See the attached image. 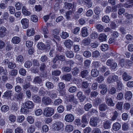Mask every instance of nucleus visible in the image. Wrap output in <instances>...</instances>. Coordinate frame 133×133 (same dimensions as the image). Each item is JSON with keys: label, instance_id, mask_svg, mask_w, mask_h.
<instances>
[{"label": "nucleus", "instance_id": "obj_54", "mask_svg": "<svg viewBox=\"0 0 133 133\" xmlns=\"http://www.w3.org/2000/svg\"><path fill=\"white\" fill-rule=\"evenodd\" d=\"M79 72V70L77 67H75L73 69L72 71V74L74 75L77 74Z\"/></svg>", "mask_w": 133, "mask_h": 133}, {"label": "nucleus", "instance_id": "obj_58", "mask_svg": "<svg viewBox=\"0 0 133 133\" xmlns=\"http://www.w3.org/2000/svg\"><path fill=\"white\" fill-rule=\"evenodd\" d=\"M102 21L106 23H108L110 21L109 17L108 16H104L102 19Z\"/></svg>", "mask_w": 133, "mask_h": 133}, {"label": "nucleus", "instance_id": "obj_22", "mask_svg": "<svg viewBox=\"0 0 133 133\" xmlns=\"http://www.w3.org/2000/svg\"><path fill=\"white\" fill-rule=\"evenodd\" d=\"M98 108L100 111H104L108 109V106L105 104L102 103L99 105Z\"/></svg>", "mask_w": 133, "mask_h": 133}, {"label": "nucleus", "instance_id": "obj_64", "mask_svg": "<svg viewBox=\"0 0 133 133\" xmlns=\"http://www.w3.org/2000/svg\"><path fill=\"white\" fill-rule=\"evenodd\" d=\"M6 44V49L7 50H8V51H9L12 49L13 47L10 44L9 42H8Z\"/></svg>", "mask_w": 133, "mask_h": 133}, {"label": "nucleus", "instance_id": "obj_44", "mask_svg": "<svg viewBox=\"0 0 133 133\" xmlns=\"http://www.w3.org/2000/svg\"><path fill=\"white\" fill-rule=\"evenodd\" d=\"M100 55V54L98 51H95L93 52L92 53V57L96 58L98 57Z\"/></svg>", "mask_w": 133, "mask_h": 133}, {"label": "nucleus", "instance_id": "obj_17", "mask_svg": "<svg viewBox=\"0 0 133 133\" xmlns=\"http://www.w3.org/2000/svg\"><path fill=\"white\" fill-rule=\"evenodd\" d=\"M34 82L35 84H40V86L42 85L41 84L42 82L41 77L39 76L35 77L34 79Z\"/></svg>", "mask_w": 133, "mask_h": 133}, {"label": "nucleus", "instance_id": "obj_62", "mask_svg": "<svg viewBox=\"0 0 133 133\" xmlns=\"http://www.w3.org/2000/svg\"><path fill=\"white\" fill-rule=\"evenodd\" d=\"M64 106L63 105H59L57 108V111L59 113H62L64 111Z\"/></svg>", "mask_w": 133, "mask_h": 133}, {"label": "nucleus", "instance_id": "obj_57", "mask_svg": "<svg viewBox=\"0 0 133 133\" xmlns=\"http://www.w3.org/2000/svg\"><path fill=\"white\" fill-rule=\"evenodd\" d=\"M117 84L118 89L119 90H121L123 87V84L122 82L121 81H118L117 82Z\"/></svg>", "mask_w": 133, "mask_h": 133}, {"label": "nucleus", "instance_id": "obj_37", "mask_svg": "<svg viewBox=\"0 0 133 133\" xmlns=\"http://www.w3.org/2000/svg\"><path fill=\"white\" fill-rule=\"evenodd\" d=\"M16 59L17 61L21 63H23L24 62V59L23 56L21 55L18 56Z\"/></svg>", "mask_w": 133, "mask_h": 133}, {"label": "nucleus", "instance_id": "obj_51", "mask_svg": "<svg viewBox=\"0 0 133 133\" xmlns=\"http://www.w3.org/2000/svg\"><path fill=\"white\" fill-rule=\"evenodd\" d=\"M45 85L46 87L49 89H53L54 86L53 84L50 82H47L46 83Z\"/></svg>", "mask_w": 133, "mask_h": 133}, {"label": "nucleus", "instance_id": "obj_42", "mask_svg": "<svg viewBox=\"0 0 133 133\" xmlns=\"http://www.w3.org/2000/svg\"><path fill=\"white\" fill-rule=\"evenodd\" d=\"M89 84L87 82L84 81L82 83V89L89 88Z\"/></svg>", "mask_w": 133, "mask_h": 133}, {"label": "nucleus", "instance_id": "obj_59", "mask_svg": "<svg viewBox=\"0 0 133 133\" xmlns=\"http://www.w3.org/2000/svg\"><path fill=\"white\" fill-rule=\"evenodd\" d=\"M35 127L34 126L31 125L28 129V131L29 133H32L35 131Z\"/></svg>", "mask_w": 133, "mask_h": 133}, {"label": "nucleus", "instance_id": "obj_26", "mask_svg": "<svg viewBox=\"0 0 133 133\" xmlns=\"http://www.w3.org/2000/svg\"><path fill=\"white\" fill-rule=\"evenodd\" d=\"M20 38L19 37L15 36L12 38L11 42L14 44H18L20 42Z\"/></svg>", "mask_w": 133, "mask_h": 133}, {"label": "nucleus", "instance_id": "obj_18", "mask_svg": "<svg viewBox=\"0 0 133 133\" xmlns=\"http://www.w3.org/2000/svg\"><path fill=\"white\" fill-rule=\"evenodd\" d=\"M6 30V28L4 26L0 28V37H3L5 36Z\"/></svg>", "mask_w": 133, "mask_h": 133}, {"label": "nucleus", "instance_id": "obj_34", "mask_svg": "<svg viewBox=\"0 0 133 133\" xmlns=\"http://www.w3.org/2000/svg\"><path fill=\"white\" fill-rule=\"evenodd\" d=\"M71 75L70 74H68L64 75L62 77V79L66 81H69L71 78Z\"/></svg>", "mask_w": 133, "mask_h": 133}, {"label": "nucleus", "instance_id": "obj_10", "mask_svg": "<svg viewBox=\"0 0 133 133\" xmlns=\"http://www.w3.org/2000/svg\"><path fill=\"white\" fill-rule=\"evenodd\" d=\"M24 106L27 108V109H31L34 107V104L32 101H28L25 102Z\"/></svg>", "mask_w": 133, "mask_h": 133}, {"label": "nucleus", "instance_id": "obj_35", "mask_svg": "<svg viewBox=\"0 0 133 133\" xmlns=\"http://www.w3.org/2000/svg\"><path fill=\"white\" fill-rule=\"evenodd\" d=\"M102 10L100 7L96 6L95 8L94 11L96 15L99 14L102 11Z\"/></svg>", "mask_w": 133, "mask_h": 133}, {"label": "nucleus", "instance_id": "obj_20", "mask_svg": "<svg viewBox=\"0 0 133 133\" xmlns=\"http://www.w3.org/2000/svg\"><path fill=\"white\" fill-rule=\"evenodd\" d=\"M91 42V39L89 37H88L84 38L82 41V43L84 45L86 46L89 45Z\"/></svg>", "mask_w": 133, "mask_h": 133}, {"label": "nucleus", "instance_id": "obj_55", "mask_svg": "<svg viewBox=\"0 0 133 133\" xmlns=\"http://www.w3.org/2000/svg\"><path fill=\"white\" fill-rule=\"evenodd\" d=\"M96 28L98 31L101 32L103 29V27L102 25L100 24H97L96 26Z\"/></svg>", "mask_w": 133, "mask_h": 133}, {"label": "nucleus", "instance_id": "obj_41", "mask_svg": "<svg viewBox=\"0 0 133 133\" xmlns=\"http://www.w3.org/2000/svg\"><path fill=\"white\" fill-rule=\"evenodd\" d=\"M123 102H118L116 105V108L119 110H121L122 108Z\"/></svg>", "mask_w": 133, "mask_h": 133}, {"label": "nucleus", "instance_id": "obj_43", "mask_svg": "<svg viewBox=\"0 0 133 133\" xmlns=\"http://www.w3.org/2000/svg\"><path fill=\"white\" fill-rule=\"evenodd\" d=\"M29 109H27V108L25 107V106H24V108H22L21 109V112L23 114H28L29 112Z\"/></svg>", "mask_w": 133, "mask_h": 133}, {"label": "nucleus", "instance_id": "obj_8", "mask_svg": "<svg viewBox=\"0 0 133 133\" xmlns=\"http://www.w3.org/2000/svg\"><path fill=\"white\" fill-rule=\"evenodd\" d=\"M73 42L70 39L65 40L64 44L66 47L69 49H70L73 45Z\"/></svg>", "mask_w": 133, "mask_h": 133}, {"label": "nucleus", "instance_id": "obj_30", "mask_svg": "<svg viewBox=\"0 0 133 133\" xmlns=\"http://www.w3.org/2000/svg\"><path fill=\"white\" fill-rule=\"evenodd\" d=\"M73 129V127L71 125H67L65 127V131L67 132H70L72 131Z\"/></svg>", "mask_w": 133, "mask_h": 133}, {"label": "nucleus", "instance_id": "obj_21", "mask_svg": "<svg viewBox=\"0 0 133 133\" xmlns=\"http://www.w3.org/2000/svg\"><path fill=\"white\" fill-rule=\"evenodd\" d=\"M82 3L83 4L86 5L88 8L91 7L92 5L91 0H83Z\"/></svg>", "mask_w": 133, "mask_h": 133}, {"label": "nucleus", "instance_id": "obj_39", "mask_svg": "<svg viewBox=\"0 0 133 133\" xmlns=\"http://www.w3.org/2000/svg\"><path fill=\"white\" fill-rule=\"evenodd\" d=\"M113 116L110 119L111 121H113L115 120L117 118L118 115V113L117 111H115L114 113H113Z\"/></svg>", "mask_w": 133, "mask_h": 133}, {"label": "nucleus", "instance_id": "obj_27", "mask_svg": "<svg viewBox=\"0 0 133 133\" xmlns=\"http://www.w3.org/2000/svg\"><path fill=\"white\" fill-rule=\"evenodd\" d=\"M22 12L23 14L25 16H29L30 14V12L28 11L27 9L25 6H24L22 7Z\"/></svg>", "mask_w": 133, "mask_h": 133}, {"label": "nucleus", "instance_id": "obj_1", "mask_svg": "<svg viewBox=\"0 0 133 133\" xmlns=\"http://www.w3.org/2000/svg\"><path fill=\"white\" fill-rule=\"evenodd\" d=\"M64 124L60 121H56L53 124V129L56 131H62L63 130Z\"/></svg>", "mask_w": 133, "mask_h": 133}, {"label": "nucleus", "instance_id": "obj_46", "mask_svg": "<svg viewBox=\"0 0 133 133\" xmlns=\"http://www.w3.org/2000/svg\"><path fill=\"white\" fill-rule=\"evenodd\" d=\"M90 39H94L98 37V35L96 32H92L90 35Z\"/></svg>", "mask_w": 133, "mask_h": 133}, {"label": "nucleus", "instance_id": "obj_7", "mask_svg": "<svg viewBox=\"0 0 133 133\" xmlns=\"http://www.w3.org/2000/svg\"><path fill=\"white\" fill-rule=\"evenodd\" d=\"M43 103L45 105L50 104L51 102V99L49 97L46 96L43 97L42 99Z\"/></svg>", "mask_w": 133, "mask_h": 133}, {"label": "nucleus", "instance_id": "obj_29", "mask_svg": "<svg viewBox=\"0 0 133 133\" xmlns=\"http://www.w3.org/2000/svg\"><path fill=\"white\" fill-rule=\"evenodd\" d=\"M12 95V91L10 90H7L5 92L3 96L5 97L9 98Z\"/></svg>", "mask_w": 133, "mask_h": 133}, {"label": "nucleus", "instance_id": "obj_6", "mask_svg": "<svg viewBox=\"0 0 133 133\" xmlns=\"http://www.w3.org/2000/svg\"><path fill=\"white\" fill-rule=\"evenodd\" d=\"M109 95H107L105 97V101L107 104L109 106L113 107L115 105V104L113 102L112 99L110 97H109Z\"/></svg>", "mask_w": 133, "mask_h": 133}, {"label": "nucleus", "instance_id": "obj_15", "mask_svg": "<svg viewBox=\"0 0 133 133\" xmlns=\"http://www.w3.org/2000/svg\"><path fill=\"white\" fill-rule=\"evenodd\" d=\"M122 77L123 80L126 81L130 80L132 78L131 76L128 75L126 72H124L123 74Z\"/></svg>", "mask_w": 133, "mask_h": 133}, {"label": "nucleus", "instance_id": "obj_60", "mask_svg": "<svg viewBox=\"0 0 133 133\" xmlns=\"http://www.w3.org/2000/svg\"><path fill=\"white\" fill-rule=\"evenodd\" d=\"M88 74V71L87 70H85L81 72V75L83 78H84Z\"/></svg>", "mask_w": 133, "mask_h": 133}, {"label": "nucleus", "instance_id": "obj_14", "mask_svg": "<svg viewBox=\"0 0 133 133\" xmlns=\"http://www.w3.org/2000/svg\"><path fill=\"white\" fill-rule=\"evenodd\" d=\"M76 96L82 102L84 101L86 98V96L83 95V93L81 91L78 92L77 93Z\"/></svg>", "mask_w": 133, "mask_h": 133}, {"label": "nucleus", "instance_id": "obj_31", "mask_svg": "<svg viewBox=\"0 0 133 133\" xmlns=\"http://www.w3.org/2000/svg\"><path fill=\"white\" fill-rule=\"evenodd\" d=\"M99 71L96 69H94L91 70V74L92 76L94 77H97L98 75Z\"/></svg>", "mask_w": 133, "mask_h": 133}, {"label": "nucleus", "instance_id": "obj_63", "mask_svg": "<svg viewBox=\"0 0 133 133\" xmlns=\"http://www.w3.org/2000/svg\"><path fill=\"white\" fill-rule=\"evenodd\" d=\"M108 45L107 44H103L101 46V50L103 51H105L108 49Z\"/></svg>", "mask_w": 133, "mask_h": 133}, {"label": "nucleus", "instance_id": "obj_24", "mask_svg": "<svg viewBox=\"0 0 133 133\" xmlns=\"http://www.w3.org/2000/svg\"><path fill=\"white\" fill-rule=\"evenodd\" d=\"M111 123L109 121H104L103 123L104 128L105 129H109L110 127Z\"/></svg>", "mask_w": 133, "mask_h": 133}, {"label": "nucleus", "instance_id": "obj_9", "mask_svg": "<svg viewBox=\"0 0 133 133\" xmlns=\"http://www.w3.org/2000/svg\"><path fill=\"white\" fill-rule=\"evenodd\" d=\"M21 23L23 29H26L29 26V20L26 18L22 19L21 21Z\"/></svg>", "mask_w": 133, "mask_h": 133}, {"label": "nucleus", "instance_id": "obj_49", "mask_svg": "<svg viewBox=\"0 0 133 133\" xmlns=\"http://www.w3.org/2000/svg\"><path fill=\"white\" fill-rule=\"evenodd\" d=\"M56 55L58 60H59L62 61H65V57L64 55Z\"/></svg>", "mask_w": 133, "mask_h": 133}, {"label": "nucleus", "instance_id": "obj_38", "mask_svg": "<svg viewBox=\"0 0 133 133\" xmlns=\"http://www.w3.org/2000/svg\"><path fill=\"white\" fill-rule=\"evenodd\" d=\"M22 6V4L20 2H18L15 3V7L17 10H19L21 9Z\"/></svg>", "mask_w": 133, "mask_h": 133}, {"label": "nucleus", "instance_id": "obj_50", "mask_svg": "<svg viewBox=\"0 0 133 133\" xmlns=\"http://www.w3.org/2000/svg\"><path fill=\"white\" fill-rule=\"evenodd\" d=\"M31 85L30 83H26L22 85V87L23 89H27L28 88L30 87L31 88Z\"/></svg>", "mask_w": 133, "mask_h": 133}, {"label": "nucleus", "instance_id": "obj_4", "mask_svg": "<svg viewBox=\"0 0 133 133\" xmlns=\"http://www.w3.org/2000/svg\"><path fill=\"white\" fill-rule=\"evenodd\" d=\"M118 79V76L116 75L110 76L107 78V82L110 84L115 82L117 81Z\"/></svg>", "mask_w": 133, "mask_h": 133}, {"label": "nucleus", "instance_id": "obj_3", "mask_svg": "<svg viewBox=\"0 0 133 133\" xmlns=\"http://www.w3.org/2000/svg\"><path fill=\"white\" fill-rule=\"evenodd\" d=\"M99 119L96 117L91 118L90 119L89 123L90 125L94 127H96L99 123Z\"/></svg>", "mask_w": 133, "mask_h": 133}, {"label": "nucleus", "instance_id": "obj_5", "mask_svg": "<svg viewBox=\"0 0 133 133\" xmlns=\"http://www.w3.org/2000/svg\"><path fill=\"white\" fill-rule=\"evenodd\" d=\"M48 94L50 98L52 99H55L57 97L58 93L55 90L49 91L48 92Z\"/></svg>", "mask_w": 133, "mask_h": 133}, {"label": "nucleus", "instance_id": "obj_16", "mask_svg": "<svg viewBox=\"0 0 133 133\" xmlns=\"http://www.w3.org/2000/svg\"><path fill=\"white\" fill-rule=\"evenodd\" d=\"M121 124L118 122H116L113 124L112 128L114 131H117L121 128Z\"/></svg>", "mask_w": 133, "mask_h": 133}, {"label": "nucleus", "instance_id": "obj_28", "mask_svg": "<svg viewBox=\"0 0 133 133\" xmlns=\"http://www.w3.org/2000/svg\"><path fill=\"white\" fill-rule=\"evenodd\" d=\"M33 101L36 103H39L41 101V98L38 95H35L32 97Z\"/></svg>", "mask_w": 133, "mask_h": 133}, {"label": "nucleus", "instance_id": "obj_36", "mask_svg": "<svg viewBox=\"0 0 133 133\" xmlns=\"http://www.w3.org/2000/svg\"><path fill=\"white\" fill-rule=\"evenodd\" d=\"M23 94L21 92L16 95V98L17 101H20L22 100L23 99Z\"/></svg>", "mask_w": 133, "mask_h": 133}, {"label": "nucleus", "instance_id": "obj_48", "mask_svg": "<svg viewBox=\"0 0 133 133\" xmlns=\"http://www.w3.org/2000/svg\"><path fill=\"white\" fill-rule=\"evenodd\" d=\"M92 107V105L90 103H88L86 104L84 106V108L86 111H89V109Z\"/></svg>", "mask_w": 133, "mask_h": 133}, {"label": "nucleus", "instance_id": "obj_13", "mask_svg": "<svg viewBox=\"0 0 133 133\" xmlns=\"http://www.w3.org/2000/svg\"><path fill=\"white\" fill-rule=\"evenodd\" d=\"M107 38V35L103 33L99 35L98 38L100 41L103 42L106 41Z\"/></svg>", "mask_w": 133, "mask_h": 133}, {"label": "nucleus", "instance_id": "obj_56", "mask_svg": "<svg viewBox=\"0 0 133 133\" xmlns=\"http://www.w3.org/2000/svg\"><path fill=\"white\" fill-rule=\"evenodd\" d=\"M16 64L12 62H9L8 65V67L10 69L15 68L16 66Z\"/></svg>", "mask_w": 133, "mask_h": 133}, {"label": "nucleus", "instance_id": "obj_40", "mask_svg": "<svg viewBox=\"0 0 133 133\" xmlns=\"http://www.w3.org/2000/svg\"><path fill=\"white\" fill-rule=\"evenodd\" d=\"M9 109L8 105H4L1 108V111L3 112H6L8 111Z\"/></svg>", "mask_w": 133, "mask_h": 133}, {"label": "nucleus", "instance_id": "obj_52", "mask_svg": "<svg viewBox=\"0 0 133 133\" xmlns=\"http://www.w3.org/2000/svg\"><path fill=\"white\" fill-rule=\"evenodd\" d=\"M32 65V63L30 61H27L24 63L25 67L27 68H29Z\"/></svg>", "mask_w": 133, "mask_h": 133}, {"label": "nucleus", "instance_id": "obj_45", "mask_svg": "<svg viewBox=\"0 0 133 133\" xmlns=\"http://www.w3.org/2000/svg\"><path fill=\"white\" fill-rule=\"evenodd\" d=\"M8 9L11 14H13L15 12V8L12 6H9Z\"/></svg>", "mask_w": 133, "mask_h": 133}, {"label": "nucleus", "instance_id": "obj_61", "mask_svg": "<svg viewBox=\"0 0 133 133\" xmlns=\"http://www.w3.org/2000/svg\"><path fill=\"white\" fill-rule=\"evenodd\" d=\"M62 102V101L61 99H56L54 101V104L56 105H58L60 104Z\"/></svg>", "mask_w": 133, "mask_h": 133}, {"label": "nucleus", "instance_id": "obj_25", "mask_svg": "<svg viewBox=\"0 0 133 133\" xmlns=\"http://www.w3.org/2000/svg\"><path fill=\"white\" fill-rule=\"evenodd\" d=\"M65 54L66 57L70 58H73L74 56L73 52L71 51H66Z\"/></svg>", "mask_w": 133, "mask_h": 133}, {"label": "nucleus", "instance_id": "obj_33", "mask_svg": "<svg viewBox=\"0 0 133 133\" xmlns=\"http://www.w3.org/2000/svg\"><path fill=\"white\" fill-rule=\"evenodd\" d=\"M37 47L38 49L41 50H45L46 48L45 46L43 43L41 42L38 43L37 45Z\"/></svg>", "mask_w": 133, "mask_h": 133}, {"label": "nucleus", "instance_id": "obj_11", "mask_svg": "<svg viewBox=\"0 0 133 133\" xmlns=\"http://www.w3.org/2000/svg\"><path fill=\"white\" fill-rule=\"evenodd\" d=\"M74 116L71 114H69L66 115L65 117V120L68 122H71L74 120Z\"/></svg>", "mask_w": 133, "mask_h": 133}, {"label": "nucleus", "instance_id": "obj_2", "mask_svg": "<svg viewBox=\"0 0 133 133\" xmlns=\"http://www.w3.org/2000/svg\"><path fill=\"white\" fill-rule=\"evenodd\" d=\"M55 112L54 108L47 107L45 108L43 111V115L46 117H50L53 115Z\"/></svg>", "mask_w": 133, "mask_h": 133}, {"label": "nucleus", "instance_id": "obj_32", "mask_svg": "<svg viewBox=\"0 0 133 133\" xmlns=\"http://www.w3.org/2000/svg\"><path fill=\"white\" fill-rule=\"evenodd\" d=\"M35 33V31L34 29L31 28L28 29L27 31V35L28 36H33Z\"/></svg>", "mask_w": 133, "mask_h": 133}, {"label": "nucleus", "instance_id": "obj_47", "mask_svg": "<svg viewBox=\"0 0 133 133\" xmlns=\"http://www.w3.org/2000/svg\"><path fill=\"white\" fill-rule=\"evenodd\" d=\"M72 12L71 10H69L66 13V18L67 19H69L72 16Z\"/></svg>", "mask_w": 133, "mask_h": 133}, {"label": "nucleus", "instance_id": "obj_23", "mask_svg": "<svg viewBox=\"0 0 133 133\" xmlns=\"http://www.w3.org/2000/svg\"><path fill=\"white\" fill-rule=\"evenodd\" d=\"M59 32V31L57 29H55L53 31V36L55 39L59 40L60 39L59 37L57 36Z\"/></svg>", "mask_w": 133, "mask_h": 133}, {"label": "nucleus", "instance_id": "obj_19", "mask_svg": "<svg viewBox=\"0 0 133 133\" xmlns=\"http://www.w3.org/2000/svg\"><path fill=\"white\" fill-rule=\"evenodd\" d=\"M81 35L83 37H85L88 36V32L87 28L84 27L82 28L81 31Z\"/></svg>", "mask_w": 133, "mask_h": 133}, {"label": "nucleus", "instance_id": "obj_53", "mask_svg": "<svg viewBox=\"0 0 133 133\" xmlns=\"http://www.w3.org/2000/svg\"><path fill=\"white\" fill-rule=\"evenodd\" d=\"M61 36L62 38L65 39L69 37V34L66 32H62L61 35Z\"/></svg>", "mask_w": 133, "mask_h": 133}, {"label": "nucleus", "instance_id": "obj_12", "mask_svg": "<svg viewBox=\"0 0 133 133\" xmlns=\"http://www.w3.org/2000/svg\"><path fill=\"white\" fill-rule=\"evenodd\" d=\"M132 92L129 91H127L125 94V98L126 100L129 101L131 100L132 97Z\"/></svg>", "mask_w": 133, "mask_h": 133}]
</instances>
